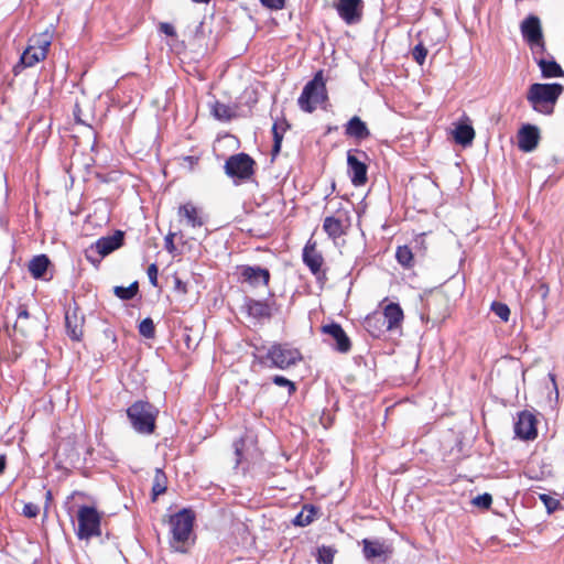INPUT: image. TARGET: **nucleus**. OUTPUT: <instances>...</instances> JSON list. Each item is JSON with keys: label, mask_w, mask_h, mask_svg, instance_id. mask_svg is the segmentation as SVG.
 Returning a JSON list of instances; mask_svg holds the SVG:
<instances>
[{"label": "nucleus", "mask_w": 564, "mask_h": 564, "mask_svg": "<svg viewBox=\"0 0 564 564\" xmlns=\"http://www.w3.org/2000/svg\"><path fill=\"white\" fill-rule=\"evenodd\" d=\"M194 521V512L186 508L170 517L171 538L169 544L174 552L185 554L195 543Z\"/></svg>", "instance_id": "1"}, {"label": "nucleus", "mask_w": 564, "mask_h": 564, "mask_svg": "<svg viewBox=\"0 0 564 564\" xmlns=\"http://www.w3.org/2000/svg\"><path fill=\"white\" fill-rule=\"evenodd\" d=\"M563 90V85L558 83H535L529 87L527 99L535 111L544 115H551L553 113L554 105Z\"/></svg>", "instance_id": "2"}, {"label": "nucleus", "mask_w": 564, "mask_h": 564, "mask_svg": "<svg viewBox=\"0 0 564 564\" xmlns=\"http://www.w3.org/2000/svg\"><path fill=\"white\" fill-rule=\"evenodd\" d=\"M158 415L159 410L149 401L138 400L127 409L128 420L139 434H153Z\"/></svg>", "instance_id": "3"}, {"label": "nucleus", "mask_w": 564, "mask_h": 564, "mask_svg": "<svg viewBox=\"0 0 564 564\" xmlns=\"http://www.w3.org/2000/svg\"><path fill=\"white\" fill-rule=\"evenodd\" d=\"M256 359L260 365L284 370L300 362L302 354L289 344H273L264 356H256Z\"/></svg>", "instance_id": "4"}, {"label": "nucleus", "mask_w": 564, "mask_h": 564, "mask_svg": "<svg viewBox=\"0 0 564 564\" xmlns=\"http://www.w3.org/2000/svg\"><path fill=\"white\" fill-rule=\"evenodd\" d=\"M327 99L323 72H317L303 88L297 99L299 107L305 112H313L318 105Z\"/></svg>", "instance_id": "5"}, {"label": "nucleus", "mask_w": 564, "mask_h": 564, "mask_svg": "<svg viewBox=\"0 0 564 564\" xmlns=\"http://www.w3.org/2000/svg\"><path fill=\"white\" fill-rule=\"evenodd\" d=\"M254 160L247 153L240 152L230 155L225 162V173L236 184L248 181L254 174Z\"/></svg>", "instance_id": "6"}, {"label": "nucleus", "mask_w": 564, "mask_h": 564, "mask_svg": "<svg viewBox=\"0 0 564 564\" xmlns=\"http://www.w3.org/2000/svg\"><path fill=\"white\" fill-rule=\"evenodd\" d=\"M78 529L76 535L79 540H89L101 535V517L95 507L82 506L77 512Z\"/></svg>", "instance_id": "7"}, {"label": "nucleus", "mask_w": 564, "mask_h": 564, "mask_svg": "<svg viewBox=\"0 0 564 564\" xmlns=\"http://www.w3.org/2000/svg\"><path fill=\"white\" fill-rule=\"evenodd\" d=\"M403 311L398 303H389L384 308L382 316H372L366 319L367 327L370 329L371 327H377V324H381V326H386V330H393L398 328L403 321ZM371 334L376 337H379L382 328L378 327V332L370 330Z\"/></svg>", "instance_id": "8"}, {"label": "nucleus", "mask_w": 564, "mask_h": 564, "mask_svg": "<svg viewBox=\"0 0 564 564\" xmlns=\"http://www.w3.org/2000/svg\"><path fill=\"white\" fill-rule=\"evenodd\" d=\"M124 232L116 230L113 235L99 238L94 245L86 250V258L90 262L96 260L93 258V253H97L99 257H106L112 251L119 249L123 245Z\"/></svg>", "instance_id": "9"}, {"label": "nucleus", "mask_w": 564, "mask_h": 564, "mask_svg": "<svg viewBox=\"0 0 564 564\" xmlns=\"http://www.w3.org/2000/svg\"><path fill=\"white\" fill-rule=\"evenodd\" d=\"M303 262L315 275L318 283L324 284L327 280L326 272L322 270L324 258L316 249V242L308 240L303 248Z\"/></svg>", "instance_id": "10"}, {"label": "nucleus", "mask_w": 564, "mask_h": 564, "mask_svg": "<svg viewBox=\"0 0 564 564\" xmlns=\"http://www.w3.org/2000/svg\"><path fill=\"white\" fill-rule=\"evenodd\" d=\"M358 155L362 158H367L366 152L360 150H348L347 152V165L348 172L350 174L351 183L355 186H362L367 183L368 176L367 171L368 167L364 161H361Z\"/></svg>", "instance_id": "11"}, {"label": "nucleus", "mask_w": 564, "mask_h": 564, "mask_svg": "<svg viewBox=\"0 0 564 564\" xmlns=\"http://www.w3.org/2000/svg\"><path fill=\"white\" fill-rule=\"evenodd\" d=\"M350 226L348 212L338 210L336 215L327 216L323 223V229L332 239H337L346 234Z\"/></svg>", "instance_id": "12"}, {"label": "nucleus", "mask_w": 564, "mask_h": 564, "mask_svg": "<svg viewBox=\"0 0 564 564\" xmlns=\"http://www.w3.org/2000/svg\"><path fill=\"white\" fill-rule=\"evenodd\" d=\"M338 15L347 23L355 24L361 20L362 0H337L335 4Z\"/></svg>", "instance_id": "13"}, {"label": "nucleus", "mask_w": 564, "mask_h": 564, "mask_svg": "<svg viewBox=\"0 0 564 564\" xmlns=\"http://www.w3.org/2000/svg\"><path fill=\"white\" fill-rule=\"evenodd\" d=\"M242 282L257 288L268 285L270 282V271L258 265H241L238 268Z\"/></svg>", "instance_id": "14"}, {"label": "nucleus", "mask_w": 564, "mask_h": 564, "mask_svg": "<svg viewBox=\"0 0 564 564\" xmlns=\"http://www.w3.org/2000/svg\"><path fill=\"white\" fill-rule=\"evenodd\" d=\"M514 434L521 440H534L538 435L535 416L522 411L514 423Z\"/></svg>", "instance_id": "15"}, {"label": "nucleus", "mask_w": 564, "mask_h": 564, "mask_svg": "<svg viewBox=\"0 0 564 564\" xmlns=\"http://www.w3.org/2000/svg\"><path fill=\"white\" fill-rule=\"evenodd\" d=\"M322 332L332 337L335 341L334 349L346 354L351 348V341L344 328L338 323H330L322 326Z\"/></svg>", "instance_id": "16"}, {"label": "nucleus", "mask_w": 564, "mask_h": 564, "mask_svg": "<svg viewBox=\"0 0 564 564\" xmlns=\"http://www.w3.org/2000/svg\"><path fill=\"white\" fill-rule=\"evenodd\" d=\"M85 317L79 314L77 306L68 308L65 313L66 333L70 339L79 341L83 337V325Z\"/></svg>", "instance_id": "17"}, {"label": "nucleus", "mask_w": 564, "mask_h": 564, "mask_svg": "<svg viewBox=\"0 0 564 564\" xmlns=\"http://www.w3.org/2000/svg\"><path fill=\"white\" fill-rule=\"evenodd\" d=\"M540 131L538 127L524 124L518 132V148L523 152H532L539 144Z\"/></svg>", "instance_id": "18"}, {"label": "nucleus", "mask_w": 564, "mask_h": 564, "mask_svg": "<svg viewBox=\"0 0 564 564\" xmlns=\"http://www.w3.org/2000/svg\"><path fill=\"white\" fill-rule=\"evenodd\" d=\"M521 33L528 44L539 42L543 37L541 21L536 15L530 14L521 25Z\"/></svg>", "instance_id": "19"}, {"label": "nucleus", "mask_w": 564, "mask_h": 564, "mask_svg": "<svg viewBox=\"0 0 564 564\" xmlns=\"http://www.w3.org/2000/svg\"><path fill=\"white\" fill-rule=\"evenodd\" d=\"M243 308L250 317L256 319H269L272 316V305L268 301H258L247 297L245 300Z\"/></svg>", "instance_id": "20"}, {"label": "nucleus", "mask_w": 564, "mask_h": 564, "mask_svg": "<svg viewBox=\"0 0 564 564\" xmlns=\"http://www.w3.org/2000/svg\"><path fill=\"white\" fill-rule=\"evenodd\" d=\"M177 214L181 219H185L187 226L193 228L202 227L205 224L202 212L192 203L181 205Z\"/></svg>", "instance_id": "21"}, {"label": "nucleus", "mask_w": 564, "mask_h": 564, "mask_svg": "<svg viewBox=\"0 0 564 564\" xmlns=\"http://www.w3.org/2000/svg\"><path fill=\"white\" fill-rule=\"evenodd\" d=\"M536 64L540 67L542 77L544 78H555L564 76L563 68L551 54H547V56H541V58H536Z\"/></svg>", "instance_id": "22"}, {"label": "nucleus", "mask_w": 564, "mask_h": 564, "mask_svg": "<svg viewBox=\"0 0 564 564\" xmlns=\"http://www.w3.org/2000/svg\"><path fill=\"white\" fill-rule=\"evenodd\" d=\"M345 134L357 140H365L370 137V131L365 121L354 116L345 126Z\"/></svg>", "instance_id": "23"}, {"label": "nucleus", "mask_w": 564, "mask_h": 564, "mask_svg": "<svg viewBox=\"0 0 564 564\" xmlns=\"http://www.w3.org/2000/svg\"><path fill=\"white\" fill-rule=\"evenodd\" d=\"M36 318L30 314L26 305L20 304L17 307V322L14 324V328L22 335H28L29 330L32 326H34Z\"/></svg>", "instance_id": "24"}, {"label": "nucleus", "mask_w": 564, "mask_h": 564, "mask_svg": "<svg viewBox=\"0 0 564 564\" xmlns=\"http://www.w3.org/2000/svg\"><path fill=\"white\" fill-rule=\"evenodd\" d=\"M46 56L43 55V51H37L33 48L31 45L26 47V50L22 53L20 57V63L14 66V74L19 73L20 67H32L40 61L45 59Z\"/></svg>", "instance_id": "25"}, {"label": "nucleus", "mask_w": 564, "mask_h": 564, "mask_svg": "<svg viewBox=\"0 0 564 564\" xmlns=\"http://www.w3.org/2000/svg\"><path fill=\"white\" fill-rule=\"evenodd\" d=\"M53 34H54V28H53V25H51L42 33L33 35L30 39V43H31L30 45L37 51H43V55L46 56L48 48L52 44Z\"/></svg>", "instance_id": "26"}, {"label": "nucleus", "mask_w": 564, "mask_h": 564, "mask_svg": "<svg viewBox=\"0 0 564 564\" xmlns=\"http://www.w3.org/2000/svg\"><path fill=\"white\" fill-rule=\"evenodd\" d=\"M362 553L367 560H373L377 557H381L386 553V546L383 542L379 540H362Z\"/></svg>", "instance_id": "27"}, {"label": "nucleus", "mask_w": 564, "mask_h": 564, "mask_svg": "<svg viewBox=\"0 0 564 564\" xmlns=\"http://www.w3.org/2000/svg\"><path fill=\"white\" fill-rule=\"evenodd\" d=\"M210 113L215 119L223 122H228L236 117V111L232 107L218 100L212 104Z\"/></svg>", "instance_id": "28"}, {"label": "nucleus", "mask_w": 564, "mask_h": 564, "mask_svg": "<svg viewBox=\"0 0 564 564\" xmlns=\"http://www.w3.org/2000/svg\"><path fill=\"white\" fill-rule=\"evenodd\" d=\"M475 138V130L470 124L459 123L454 130V139L456 143L466 147L471 144Z\"/></svg>", "instance_id": "29"}, {"label": "nucleus", "mask_w": 564, "mask_h": 564, "mask_svg": "<svg viewBox=\"0 0 564 564\" xmlns=\"http://www.w3.org/2000/svg\"><path fill=\"white\" fill-rule=\"evenodd\" d=\"M50 265V259L46 254H39L29 262V271L35 279H41Z\"/></svg>", "instance_id": "30"}, {"label": "nucleus", "mask_w": 564, "mask_h": 564, "mask_svg": "<svg viewBox=\"0 0 564 564\" xmlns=\"http://www.w3.org/2000/svg\"><path fill=\"white\" fill-rule=\"evenodd\" d=\"M316 514V509L313 506H304L301 512H299L292 520V523L296 527H306L313 522Z\"/></svg>", "instance_id": "31"}, {"label": "nucleus", "mask_w": 564, "mask_h": 564, "mask_svg": "<svg viewBox=\"0 0 564 564\" xmlns=\"http://www.w3.org/2000/svg\"><path fill=\"white\" fill-rule=\"evenodd\" d=\"M166 488V476L161 468H156L152 486V499L155 500L156 497L163 495Z\"/></svg>", "instance_id": "32"}, {"label": "nucleus", "mask_w": 564, "mask_h": 564, "mask_svg": "<svg viewBox=\"0 0 564 564\" xmlns=\"http://www.w3.org/2000/svg\"><path fill=\"white\" fill-rule=\"evenodd\" d=\"M290 128V124L288 122H284V128H282V131H279V123L275 121L272 126V134H273V145H272V158H275L280 151L282 145V140L284 132Z\"/></svg>", "instance_id": "33"}, {"label": "nucleus", "mask_w": 564, "mask_h": 564, "mask_svg": "<svg viewBox=\"0 0 564 564\" xmlns=\"http://www.w3.org/2000/svg\"><path fill=\"white\" fill-rule=\"evenodd\" d=\"M395 259L405 269H410L414 264L412 250L408 246H399L397 248Z\"/></svg>", "instance_id": "34"}, {"label": "nucleus", "mask_w": 564, "mask_h": 564, "mask_svg": "<svg viewBox=\"0 0 564 564\" xmlns=\"http://www.w3.org/2000/svg\"><path fill=\"white\" fill-rule=\"evenodd\" d=\"M139 292V284L137 281L132 282L129 286H115L113 293L121 300L128 301L133 299Z\"/></svg>", "instance_id": "35"}, {"label": "nucleus", "mask_w": 564, "mask_h": 564, "mask_svg": "<svg viewBox=\"0 0 564 564\" xmlns=\"http://www.w3.org/2000/svg\"><path fill=\"white\" fill-rule=\"evenodd\" d=\"M337 550L334 546L322 545L317 549L316 560L319 564H333Z\"/></svg>", "instance_id": "36"}, {"label": "nucleus", "mask_w": 564, "mask_h": 564, "mask_svg": "<svg viewBox=\"0 0 564 564\" xmlns=\"http://www.w3.org/2000/svg\"><path fill=\"white\" fill-rule=\"evenodd\" d=\"M141 336L148 339H152L155 336V325L152 318L147 317L142 319L138 326Z\"/></svg>", "instance_id": "37"}, {"label": "nucleus", "mask_w": 564, "mask_h": 564, "mask_svg": "<svg viewBox=\"0 0 564 564\" xmlns=\"http://www.w3.org/2000/svg\"><path fill=\"white\" fill-rule=\"evenodd\" d=\"M491 311L503 322H508L510 317V308L502 302H492Z\"/></svg>", "instance_id": "38"}, {"label": "nucleus", "mask_w": 564, "mask_h": 564, "mask_svg": "<svg viewBox=\"0 0 564 564\" xmlns=\"http://www.w3.org/2000/svg\"><path fill=\"white\" fill-rule=\"evenodd\" d=\"M540 500L543 502L546 508L547 513H553L561 508V501L556 498H553L546 494L540 495Z\"/></svg>", "instance_id": "39"}, {"label": "nucleus", "mask_w": 564, "mask_h": 564, "mask_svg": "<svg viewBox=\"0 0 564 564\" xmlns=\"http://www.w3.org/2000/svg\"><path fill=\"white\" fill-rule=\"evenodd\" d=\"M532 51L533 59L536 63V58H541V56H547L546 47L544 39L542 37L539 42L533 44H528Z\"/></svg>", "instance_id": "40"}, {"label": "nucleus", "mask_w": 564, "mask_h": 564, "mask_svg": "<svg viewBox=\"0 0 564 564\" xmlns=\"http://www.w3.org/2000/svg\"><path fill=\"white\" fill-rule=\"evenodd\" d=\"M473 505L482 509H488L492 503V497L490 494L478 495L473 499Z\"/></svg>", "instance_id": "41"}, {"label": "nucleus", "mask_w": 564, "mask_h": 564, "mask_svg": "<svg viewBox=\"0 0 564 564\" xmlns=\"http://www.w3.org/2000/svg\"><path fill=\"white\" fill-rule=\"evenodd\" d=\"M272 382L279 387H286L290 394L296 390L295 383L283 376L275 375L272 378Z\"/></svg>", "instance_id": "42"}, {"label": "nucleus", "mask_w": 564, "mask_h": 564, "mask_svg": "<svg viewBox=\"0 0 564 564\" xmlns=\"http://www.w3.org/2000/svg\"><path fill=\"white\" fill-rule=\"evenodd\" d=\"M426 55H427V50L424 47L423 44L420 43L414 46V48L412 51V57L417 64L423 65L425 62Z\"/></svg>", "instance_id": "43"}, {"label": "nucleus", "mask_w": 564, "mask_h": 564, "mask_svg": "<svg viewBox=\"0 0 564 564\" xmlns=\"http://www.w3.org/2000/svg\"><path fill=\"white\" fill-rule=\"evenodd\" d=\"M40 512V508L37 505L28 502L24 505L22 514L26 518H35Z\"/></svg>", "instance_id": "44"}, {"label": "nucleus", "mask_w": 564, "mask_h": 564, "mask_svg": "<svg viewBox=\"0 0 564 564\" xmlns=\"http://www.w3.org/2000/svg\"><path fill=\"white\" fill-rule=\"evenodd\" d=\"M260 2L270 10H281L285 6V0H260Z\"/></svg>", "instance_id": "45"}, {"label": "nucleus", "mask_w": 564, "mask_h": 564, "mask_svg": "<svg viewBox=\"0 0 564 564\" xmlns=\"http://www.w3.org/2000/svg\"><path fill=\"white\" fill-rule=\"evenodd\" d=\"M158 273H159V269L155 263H152L148 267L147 274H148L150 283L153 286H158Z\"/></svg>", "instance_id": "46"}, {"label": "nucleus", "mask_w": 564, "mask_h": 564, "mask_svg": "<svg viewBox=\"0 0 564 564\" xmlns=\"http://www.w3.org/2000/svg\"><path fill=\"white\" fill-rule=\"evenodd\" d=\"M232 446H234V449H235V455L237 456L236 465H238L241 462V458H242V449L245 447V440L243 438L236 440L234 442Z\"/></svg>", "instance_id": "47"}, {"label": "nucleus", "mask_w": 564, "mask_h": 564, "mask_svg": "<svg viewBox=\"0 0 564 564\" xmlns=\"http://www.w3.org/2000/svg\"><path fill=\"white\" fill-rule=\"evenodd\" d=\"M174 232H169L164 238V248L169 253H174L176 250V247L174 245Z\"/></svg>", "instance_id": "48"}, {"label": "nucleus", "mask_w": 564, "mask_h": 564, "mask_svg": "<svg viewBox=\"0 0 564 564\" xmlns=\"http://www.w3.org/2000/svg\"><path fill=\"white\" fill-rule=\"evenodd\" d=\"M159 30L162 33H164L166 36H171V37L176 36L175 28L172 24L167 23V22L160 23Z\"/></svg>", "instance_id": "49"}, {"label": "nucleus", "mask_w": 564, "mask_h": 564, "mask_svg": "<svg viewBox=\"0 0 564 564\" xmlns=\"http://www.w3.org/2000/svg\"><path fill=\"white\" fill-rule=\"evenodd\" d=\"M174 291L180 294H186L187 293V284L183 282L178 276L174 278Z\"/></svg>", "instance_id": "50"}, {"label": "nucleus", "mask_w": 564, "mask_h": 564, "mask_svg": "<svg viewBox=\"0 0 564 564\" xmlns=\"http://www.w3.org/2000/svg\"><path fill=\"white\" fill-rule=\"evenodd\" d=\"M7 466V458L4 455H0V475L4 471Z\"/></svg>", "instance_id": "51"}, {"label": "nucleus", "mask_w": 564, "mask_h": 564, "mask_svg": "<svg viewBox=\"0 0 564 564\" xmlns=\"http://www.w3.org/2000/svg\"><path fill=\"white\" fill-rule=\"evenodd\" d=\"M284 122H288L286 120H282L279 123V131H282V128H284Z\"/></svg>", "instance_id": "52"}, {"label": "nucleus", "mask_w": 564, "mask_h": 564, "mask_svg": "<svg viewBox=\"0 0 564 564\" xmlns=\"http://www.w3.org/2000/svg\"><path fill=\"white\" fill-rule=\"evenodd\" d=\"M195 3H208L210 0H192Z\"/></svg>", "instance_id": "53"}, {"label": "nucleus", "mask_w": 564, "mask_h": 564, "mask_svg": "<svg viewBox=\"0 0 564 564\" xmlns=\"http://www.w3.org/2000/svg\"><path fill=\"white\" fill-rule=\"evenodd\" d=\"M51 498H52V492L48 490V491L46 492V499H47V500H51Z\"/></svg>", "instance_id": "54"}, {"label": "nucleus", "mask_w": 564, "mask_h": 564, "mask_svg": "<svg viewBox=\"0 0 564 564\" xmlns=\"http://www.w3.org/2000/svg\"><path fill=\"white\" fill-rule=\"evenodd\" d=\"M110 335H112V339L116 340V336L113 335L112 332H108Z\"/></svg>", "instance_id": "55"}, {"label": "nucleus", "mask_w": 564, "mask_h": 564, "mask_svg": "<svg viewBox=\"0 0 564 564\" xmlns=\"http://www.w3.org/2000/svg\"><path fill=\"white\" fill-rule=\"evenodd\" d=\"M553 382H555V377L553 375H550Z\"/></svg>", "instance_id": "56"}]
</instances>
